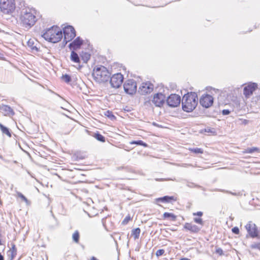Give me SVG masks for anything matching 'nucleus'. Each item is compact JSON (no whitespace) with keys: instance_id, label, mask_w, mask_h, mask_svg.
I'll return each mask as SVG.
<instances>
[{"instance_id":"obj_29","label":"nucleus","mask_w":260,"mask_h":260,"mask_svg":"<svg viewBox=\"0 0 260 260\" xmlns=\"http://www.w3.org/2000/svg\"><path fill=\"white\" fill-rule=\"evenodd\" d=\"M188 150L194 154H202L204 152L203 149L200 148H189Z\"/></svg>"},{"instance_id":"obj_22","label":"nucleus","mask_w":260,"mask_h":260,"mask_svg":"<svg viewBox=\"0 0 260 260\" xmlns=\"http://www.w3.org/2000/svg\"><path fill=\"white\" fill-rule=\"evenodd\" d=\"M80 56L84 63H87L90 59L91 55L88 52L82 51L80 54Z\"/></svg>"},{"instance_id":"obj_30","label":"nucleus","mask_w":260,"mask_h":260,"mask_svg":"<svg viewBox=\"0 0 260 260\" xmlns=\"http://www.w3.org/2000/svg\"><path fill=\"white\" fill-rule=\"evenodd\" d=\"M129 143H130V144H137V145L143 146L144 147H148V145L146 143L143 142L141 140L133 141H131Z\"/></svg>"},{"instance_id":"obj_4","label":"nucleus","mask_w":260,"mask_h":260,"mask_svg":"<svg viewBox=\"0 0 260 260\" xmlns=\"http://www.w3.org/2000/svg\"><path fill=\"white\" fill-rule=\"evenodd\" d=\"M92 76L97 82L104 83L107 81L110 77L109 70L102 65L95 66L92 70Z\"/></svg>"},{"instance_id":"obj_39","label":"nucleus","mask_w":260,"mask_h":260,"mask_svg":"<svg viewBox=\"0 0 260 260\" xmlns=\"http://www.w3.org/2000/svg\"><path fill=\"white\" fill-rule=\"evenodd\" d=\"M203 213L201 211H199V212H197L193 213V216H196L197 215V216H200V217H201L203 215Z\"/></svg>"},{"instance_id":"obj_43","label":"nucleus","mask_w":260,"mask_h":260,"mask_svg":"<svg viewBox=\"0 0 260 260\" xmlns=\"http://www.w3.org/2000/svg\"><path fill=\"white\" fill-rule=\"evenodd\" d=\"M252 248H256L257 246L256 245H253V246H252Z\"/></svg>"},{"instance_id":"obj_27","label":"nucleus","mask_w":260,"mask_h":260,"mask_svg":"<svg viewBox=\"0 0 260 260\" xmlns=\"http://www.w3.org/2000/svg\"><path fill=\"white\" fill-rule=\"evenodd\" d=\"M72 238L73 241L76 243H79L80 239V233L78 231H76L72 235Z\"/></svg>"},{"instance_id":"obj_25","label":"nucleus","mask_w":260,"mask_h":260,"mask_svg":"<svg viewBox=\"0 0 260 260\" xmlns=\"http://www.w3.org/2000/svg\"><path fill=\"white\" fill-rule=\"evenodd\" d=\"M140 233L141 230L139 228H137L132 230V235L133 236L135 240L139 239Z\"/></svg>"},{"instance_id":"obj_12","label":"nucleus","mask_w":260,"mask_h":260,"mask_svg":"<svg viewBox=\"0 0 260 260\" xmlns=\"http://www.w3.org/2000/svg\"><path fill=\"white\" fill-rule=\"evenodd\" d=\"M166 101V98L164 94L161 93H157L154 94L152 103L157 107H161L165 104Z\"/></svg>"},{"instance_id":"obj_34","label":"nucleus","mask_w":260,"mask_h":260,"mask_svg":"<svg viewBox=\"0 0 260 260\" xmlns=\"http://www.w3.org/2000/svg\"><path fill=\"white\" fill-rule=\"evenodd\" d=\"M62 79L67 83H69L71 80L70 76L68 75H63Z\"/></svg>"},{"instance_id":"obj_32","label":"nucleus","mask_w":260,"mask_h":260,"mask_svg":"<svg viewBox=\"0 0 260 260\" xmlns=\"http://www.w3.org/2000/svg\"><path fill=\"white\" fill-rule=\"evenodd\" d=\"M132 220V218L131 217L130 215H128L124 218V219L122 221V224L126 225Z\"/></svg>"},{"instance_id":"obj_11","label":"nucleus","mask_w":260,"mask_h":260,"mask_svg":"<svg viewBox=\"0 0 260 260\" xmlns=\"http://www.w3.org/2000/svg\"><path fill=\"white\" fill-rule=\"evenodd\" d=\"M201 105L205 108L211 107L213 103V98L209 94H204L200 100Z\"/></svg>"},{"instance_id":"obj_2","label":"nucleus","mask_w":260,"mask_h":260,"mask_svg":"<svg viewBox=\"0 0 260 260\" xmlns=\"http://www.w3.org/2000/svg\"><path fill=\"white\" fill-rule=\"evenodd\" d=\"M36 12L34 9H27L22 12L19 18L20 25L29 29L35 25L37 21Z\"/></svg>"},{"instance_id":"obj_17","label":"nucleus","mask_w":260,"mask_h":260,"mask_svg":"<svg viewBox=\"0 0 260 260\" xmlns=\"http://www.w3.org/2000/svg\"><path fill=\"white\" fill-rule=\"evenodd\" d=\"M83 41L79 37H77L71 43L69 46L73 51L76 50L80 48L81 45L83 44Z\"/></svg>"},{"instance_id":"obj_7","label":"nucleus","mask_w":260,"mask_h":260,"mask_svg":"<svg viewBox=\"0 0 260 260\" xmlns=\"http://www.w3.org/2000/svg\"><path fill=\"white\" fill-rule=\"evenodd\" d=\"M124 91L129 94H135L137 89L136 82L133 79H128L123 84Z\"/></svg>"},{"instance_id":"obj_23","label":"nucleus","mask_w":260,"mask_h":260,"mask_svg":"<svg viewBox=\"0 0 260 260\" xmlns=\"http://www.w3.org/2000/svg\"><path fill=\"white\" fill-rule=\"evenodd\" d=\"M0 129H1L2 133L4 135H6L7 136H8L9 138L12 137V135H11L10 129L8 127H6L5 126L3 125L1 123H0Z\"/></svg>"},{"instance_id":"obj_36","label":"nucleus","mask_w":260,"mask_h":260,"mask_svg":"<svg viewBox=\"0 0 260 260\" xmlns=\"http://www.w3.org/2000/svg\"><path fill=\"white\" fill-rule=\"evenodd\" d=\"M215 252L219 255H222L223 254V250L220 248H217L215 250Z\"/></svg>"},{"instance_id":"obj_15","label":"nucleus","mask_w":260,"mask_h":260,"mask_svg":"<svg viewBox=\"0 0 260 260\" xmlns=\"http://www.w3.org/2000/svg\"><path fill=\"white\" fill-rule=\"evenodd\" d=\"M0 112L6 116H12L15 114L14 111L10 106L5 105L0 106Z\"/></svg>"},{"instance_id":"obj_26","label":"nucleus","mask_w":260,"mask_h":260,"mask_svg":"<svg viewBox=\"0 0 260 260\" xmlns=\"http://www.w3.org/2000/svg\"><path fill=\"white\" fill-rule=\"evenodd\" d=\"M11 257V259H13L17 254V248L14 244L12 246V247L8 251Z\"/></svg>"},{"instance_id":"obj_8","label":"nucleus","mask_w":260,"mask_h":260,"mask_svg":"<svg viewBox=\"0 0 260 260\" xmlns=\"http://www.w3.org/2000/svg\"><path fill=\"white\" fill-rule=\"evenodd\" d=\"M63 33L64 35V40L66 42L72 41L76 36V30L71 25L65 26L63 28Z\"/></svg>"},{"instance_id":"obj_1","label":"nucleus","mask_w":260,"mask_h":260,"mask_svg":"<svg viewBox=\"0 0 260 260\" xmlns=\"http://www.w3.org/2000/svg\"><path fill=\"white\" fill-rule=\"evenodd\" d=\"M42 37L49 42L57 43L62 38V31L59 26L53 25L45 29Z\"/></svg>"},{"instance_id":"obj_33","label":"nucleus","mask_w":260,"mask_h":260,"mask_svg":"<svg viewBox=\"0 0 260 260\" xmlns=\"http://www.w3.org/2000/svg\"><path fill=\"white\" fill-rule=\"evenodd\" d=\"M194 221L202 225L204 224V221L201 218H194Z\"/></svg>"},{"instance_id":"obj_21","label":"nucleus","mask_w":260,"mask_h":260,"mask_svg":"<svg viewBox=\"0 0 260 260\" xmlns=\"http://www.w3.org/2000/svg\"><path fill=\"white\" fill-rule=\"evenodd\" d=\"M86 155L83 153L81 152H76L72 156V159L74 161H78L80 160H83L85 159Z\"/></svg>"},{"instance_id":"obj_20","label":"nucleus","mask_w":260,"mask_h":260,"mask_svg":"<svg viewBox=\"0 0 260 260\" xmlns=\"http://www.w3.org/2000/svg\"><path fill=\"white\" fill-rule=\"evenodd\" d=\"M70 58H71V60L73 62L77 63L80 67V57H79L78 54L76 52H75L74 51H72L71 52Z\"/></svg>"},{"instance_id":"obj_38","label":"nucleus","mask_w":260,"mask_h":260,"mask_svg":"<svg viewBox=\"0 0 260 260\" xmlns=\"http://www.w3.org/2000/svg\"><path fill=\"white\" fill-rule=\"evenodd\" d=\"M107 113H108V114L107 115L108 117H109L111 119L115 118V116L112 114L111 112L108 111H107Z\"/></svg>"},{"instance_id":"obj_3","label":"nucleus","mask_w":260,"mask_h":260,"mask_svg":"<svg viewBox=\"0 0 260 260\" xmlns=\"http://www.w3.org/2000/svg\"><path fill=\"white\" fill-rule=\"evenodd\" d=\"M198 103V97L195 92H188L185 94L182 101V109L186 112L192 111Z\"/></svg>"},{"instance_id":"obj_40","label":"nucleus","mask_w":260,"mask_h":260,"mask_svg":"<svg viewBox=\"0 0 260 260\" xmlns=\"http://www.w3.org/2000/svg\"><path fill=\"white\" fill-rule=\"evenodd\" d=\"M222 113L225 115L229 114L230 113V112L228 110H223L222 111Z\"/></svg>"},{"instance_id":"obj_31","label":"nucleus","mask_w":260,"mask_h":260,"mask_svg":"<svg viewBox=\"0 0 260 260\" xmlns=\"http://www.w3.org/2000/svg\"><path fill=\"white\" fill-rule=\"evenodd\" d=\"M17 197L20 198L22 201L25 202L27 204H29V201L22 194L21 192H17Z\"/></svg>"},{"instance_id":"obj_28","label":"nucleus","mask_w":260,"mask_h":260,"mask_svg":"<svg viewBox=\"0 0 260 260\" xmlns=\"http://www.w3.org/2000/svg\"><path fill=\"white\" fill-rule=\"evenodd\" d=\"M260 152L259 149L257 147L249 148L245 149L244 151V153H252L253 152Z\"/></svg>"},{"instance_id":"obj_9","label":"nucleus","mask_w":260,"mask_h":260,"mask_svg":"<svg viewBox=\"0 0 260 260\" xmlns=\"http://www.w3.org/2000/svg\"><path fill=\"white\" fill-rule=\"evenodd\" d=\"M123 79V76L121 73H118L113 74L110 79L111 86L115 88H119L122 84Z\"/></svg>"},{"instance_id":"obj_19","label":"nucleus","mask_w":260,"mask_h":260,"mask_svg":"<svg viewBox=\"0 0 260 260\" xmlns=\"http://www.w3.org/2000/svg\"><path fill=\"white\" fill-rule=\"evenodd\" d=\"M162 218L164 220L168 219L171 221H175L177 220V216L173 213L165 212L164 213Z\"/></svg>"},{"instance_id":"obj_24","label":"nucleus","mask_w":260,"mask_h":260,"mask_svg":"<svg viewBox=\"0 0 260 260\" xmlns=\"http://www.w3.org/2000/svg\"><path fill=\"white\" fill-rule=\"evenodd\" d=\"M92 137H94L95 139H96L98 141L104 143L106 142V138L105 137L101 135L99 132H97L95 133H94L92 135Z\"/></svg>"},{"instance_id":"obj_13","label":"nucleus","mask_w":260,"mask_h":260,"mask_svg":"<svg viewBox=\"0 0 260 260\" xmlns=\"http://www.w3.org/2000/svg\"><path fill=\"white\" fill-rule=\"evenodd\" d=\"M168 105L172 107L178 106L181 102L180 96L176 94H171L166 100Z\"/></svg>"},{"instance_id":"obj_35","label":"nucleus","mask_w":260,"mask_h":260,"mask_svg":"<svg viewBox=\"0 0 260 260\" xmlns=\"http://www.w3.org/2000/svg\"><path fill=\"white\" fill-rule=\"evenodd\" d=\"M165 253V250L164 249H159L156 251V255L158 257L159 256H161L163 255Z\"/></svg>"},{"instance_id":"obj_18","label":"nucleus","mask_w":260,"mask_h":260,"mask_svg":"<svg viewBox=\"0 0 260 260\" xmlns=\"http://www.w3.org/2000/svg\"><path fill=\"white\" fill-rule=\"evenodd\" d=\"M256 85L254 83L248 84L247 86L244 88V94L246 97L249 96L252 94L253 92L256 89Z\"/></svg>"},{"instance_id":"obj_37","label":"nucleus","mask_w":260,"mask_h":260,"mask_svg":"<svg viewBox=\"0 0 260 260\" xmlns=\"http://www.w3.org/2000/svg\"><path fill=\"white\" fill-rule=\"evenodd\" d=\"M232 231L233 233L235 234H239V233H240V231H239V229L238 227L237 226H235V227H234L232 229Z\"/></svg>"},{"instance_id":"obj_10","label":"nucleus","mask_w":260,"mask_h":260,"mask_svg":"<svg viewBox=\"0 0 260 260\" xmlns=\"http://www.w3.org/2000/svg\"><path fill=\"white\" fill-rule=\"evenodd\" d=\"M154 85L150 81L142 83L139 87V91L142 94L150 93L153 90Z\"/></svg>"},{"instance_id":"obj_44","label":"nucleus","mask_w":260,"mask_h":260,"mask_svg":"<svg viewBox=\"0 0 260 260\" xmlns=\"http://www.w3.org/2000/svg\"><path fill=\"white\" fill-rule=\"evenodd\" d=\"M166 260H168L167 258H166Z\"/></svg>"},{"instance_id":"obj_5","label":"nucleus","mask_w":260,"mask_h":260,"mask_svg":"<svg viewBox=\"0 0 260 260\" xmlns=\"http://www.w3.org/2000/svg\"><path fill=\"white\" fill-rule=\"evenodd\" d=\"M15 9V0H0V11L4 14L11 15Z\"/></svg>"},{"instance_id":"obj_14","label":"nucleus","mask_w":260,"mask_h":260,"mask_svg":"<svg viewBox=\"0 0 260 260\" xmlns=\"http://www.w3.org/2000/svg\"><path fill=\"white\" fill-rule=\"evenodd\" d=\"M177 196H166L163 197L156 198L155 199V202L157 204H158L159 203L173 204L174 202L177 201Z\"/></svg>"},{"instance_id":"obj_16","label":"nucleus","mask_w":260,"mask_h":260,"mask_svg":"<svg viewBox=\"0 0 260 260\" xmlns=\"http://www.w3.org/2000/svg\"><path fill=\"white\" fill-rule=\"evenodd\" d=\"M183 228L192 233H198L201 230V228L198 226L190 222L185 223Z\"/></svg>"},{"instance_id":"obj_6","label":"nucleus","mask_w":260,"mask_h":260,"mask_svg":"<svg viewBox=\"0 0 260 260\" xmlns=\"http://www.w3.org/2000/svg\"><path fill=\"white\" fill-rule=\"evenodd\" d=\"M245 229L249 236L252 238H257L259 236L260 229L252 221H249L245 225Z\"/></svg>"},{"instance_id":"obj_42","label":"nucleus","mask_w":260,"mask_h":260,"mask_svg":"<svg viewBox=\"0 0 260 260\" xmlns=\"http://www.w3.org/2000/svg\"><path fill=\"white\" fill-rule=\"evenodd\" d=\"M0 260H4L3 256L0 253Z\"/></svg>"},{"instance_id":"obj_41","label":"nucleus","mask_w":260,"mask_h":260,"mask_svg":"<svg viewBox=\"0 0 260 260\" xmlns=\"http://www.w3.org/2000/svg\"><path fill=\"white\" fill-rule=\"evenodd\" d=\"M179 260H190V259L188 258L183 257V258H180Z\"/></svg>"}]
</instances>
